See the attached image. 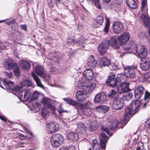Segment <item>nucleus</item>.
<instances>
[{
  "instance_id": "cd10ccee",
  "label": "nucleus",
  "mask_w": 150,
  "mask_h": 150,
  "mask_svg": "<svg viewBox=\"0 0 150 150\" xmlns=\"http://www.w3.org/2000/svg\"><path fill=\"white\" fill-rule=\"evenodd\" d=\"M19 65L24 70H28L30 67V65L29 62L24 60H20Z\"/></svg>"
},
{
  "instance_id": "09e8293b",
  "label": "nucleus",
  "mask_w": 150,
  "mask_h": 150,
  "mask_svg": "<svg viewBox=\"0 0 150 150\" xmlns=\"http://www.w3.org/2000/svg\"><path fill=\"white\" fill-rule=\"evenodd\" d=\"M49 112L46 108H43L41 110V114L44 118H45L46 116L49 114Z\"/></svg>"
},
{
  "instance_id": "f03ea898",
  "label": "nucleus",
  "mask_w": 150,
  "mask_h": 150,
  "mask_svg": "<svg viewBox=\"0 0 150 150\" xmlns=\"http://www.w3.org/2000/svg\"><path fill=\"white\" fill-rule=\"evenodd\" d=\"M76 88L82 87V89L88 91V93H91L96 87L95 83L86 82L81 81H76L74 83Z\"/></svg>"
},
{
  "instance_id": "39448f33",
  "label": "nucleus",
  "mask_w": 150,
  "mask_h": 150,
  "mask_svg": "<svg viewBox=\"0 0 150 150\" xmlns=\"http://www.w3.org/2000/svg\"><path fill=\"white\" fill-rule=\"evenodd\" d=\"M123 69L125 75L127 78H133L135 76V73L134 69H136L137 67L123 65Z\"/></svg>"
},
{
  "instance_id": "4d7b16f0",
  "label": "nucleus",
  "mask_w": 150,
  "mask_h": 150,
  "mask_svg": "<svg viewBox=\"0 0 150 150\" xmlns=\"http://www.w3.org/2000/svg\"><path fill=\"white\" fill-rule=\"evenodd\" d=\"M101 129L103 131L106 132L108 134L111 136L113 133H111L109 131V129L104 126L101 127Z\"/></svg>"
},
{
  "instance_id": "8fccbe9b",
  "label": "nucleus",
  "mask_w": 150,
  "mask_h": 150,
  "mask_svg": "<svg viewBox=\"0 0 150 150\" xmlns=\"http://www.w3.org/2000/svg\"><path fill=\"white\" fill-rule=\"evenodd\" d=\"M8 45V43L6 42H1L0 41V50H4L6 47Z\"/></svg>"
},
{
  "instance_id": "6ab92c4d",
  "label": "nucleus",
  "mask_w": 150,
  "mask_h": 150,
  "mask_svg": "<svg viewBox=\"0 0 150 150\" xmlns=\"http://www.w3.org/2000/svg\"><path fill=\"white\" fill-rule=\"evenodd\" d=\"M35 72L39 76L42 78H45L46 76L43 67L41 66L38 65L35 68Z\"/></svg>"
},
{
  "instance_id": "bb28decb",
  "label": "nucleus",
  "mask_w": 150,
  "mask_h": 150,
  "mask_svg": "<svg viewBox=\"0 0 150 150\" xmlns=\"http://www.w3.org/2000/svg\"><path fill=\"white\" fill-rule=\"evenodd\" d=\"M103 18L101 16H98L94 22L93 26L95 28L100 27L102 25L103 23Z\"/></svg>"
},
{
  "instance_id": "6e6552de",
  "label": "nucleus",
  "mask_w": 150,
  "mask_h": 150,
  "mask_svg": "<svg viewBox=\"0 0 150 150\" xmlns=\"http://www.w3.org/2000/svg\"><path fill=\"white\" fill-rule=\"evenodd\" d=\"M79 108L82 110L83 113L87 116L90 115L92 113L93 109L90 108L88 103H86L83 104L79 103L78 104Z\"/></svg>"
},
{
  "instance_id": "f704fd0d",
  "label": "nucleus",
  "mask_w": 150,
  "mask_h": 150,
  "mask_svg": "<svg viewBox=\"0 0 150 150\" xmlns=\"http://www.w3.org/2000/svg\"><path fill=\"white\" fill-rule=\"evenodd\" d=\"M132 108H128L126 109L125 110V113L124 117V119L125 121L128 120L129 118L132 117V113L133 114V112L132 113Z\"/></svg>"
},
{
  "instance_id": "423d86ee",
  "label": "nucleus",
  "mask_w": 150,
  "mask_h": 150,
  "mask_svg": "<svg viewBox=\"0 0 150 150\" xmlns=\"http://www.w3.org/2000/svg\"><path fill=\"white\" fill-rule=\"evenodd\" d=\"M119 81H121V79L120 77L115 78V75L113 73H110L106 82L107 85L110 87H114L117 86V83Z\"/></svg>"
},
{
  "instance_id": "c03bdc74",
  "label": "nucleus",
  "mask_w": 150,
  "mask_h": 150,
  "mask_svg": "<svg viewBox=\"0 0 150 150\" xmlns=\"http://www.w3.org/2000/svg\"><path fill=\"white\" fill-rule=\"evenodd\" d=\"M59 150H75V149L74 146L71 145L67 146H62L59 149Z\"/></svg>"
},
{
  "instance_id": "680f3d73",
  "label": "nucleus",
  "mask_w": 150,
  "mask_h": 150,
  "mask_svg": "<svg viewBox=\"0 0 150 150\" xmlns=\"http://www.w3.org/2000/svg\"><path fill=\"white\" fill-rule=\"evenodd\" d=\"M58 111L60 113L68 112L67 110H64V109L62 108V106L61 105H60L59 106Z\"/></svg>"
},
{
  "instance_id": "4468645a",
  "label": "nucleus",
  "mask_w": 150,
  "mask_h": 150,
  "mask_svg": "<svg viewBox=\"0 0 150 150\" xmlns=\"http://www.w3.org/2000/svg\"><path fill=\"white\" fill-rule=\"evenodd\" d=\"M106 98L107 96L105 93H100L95 96L94 101L95 103H103L106 100Z\"/></svg>"
},
{
  "instance_id": "c9c22d12",
  "label": "nucleus",
  "mask_w": 150,
  "mask_h": 150,
  "mask_svg": "<svg viewBox=\"0 0 150 150\" xmlns=\"http://www.w3.org/2000/svg\"><path fill=\"white\" fill-rule=\"evenodd\" d=\"M150 66V62L148 61H144L140 63V67L142 70L146 71L149 69Z\"/></svg>"
},
{
  "instance_id": "4be33fe9",
  "label": "nucleus",
  "mask_w": 150,
  "mask_h": 150,
  "mask_svg": "<svg viewBox=\"0 0 150 150\" xmlns=\"http://www.w3.org/2000/svg\"><path fill=\"white\" fill-rule=\"evenodd\" d=\"M111 64V60L109 58L106 57H103L101 58L100 66V68H102L109 65Z\"/></svg>"
},
{
  "instance_id": "69168bd1",
  "label": "nucleus",
  "mask_w": 150,
  "mask_h": 150,
  "mask_svg": "<svg viewBox=\"0 0 150 150\" xmlns=\"http://www.w3.org/2000/svg\"><path fill=\"white\" fill-rule=\"evenodd\" d=\"M14 87V89H13V91H16L20 90L22 88V87L20 86H15V85Z\"/></svg>"
},
{
  "instance_id": "603ef678",
  "label": "nucleus",
  "mask_w": 150,
  "mask_h": 150,
  "mask_svg": "<svg viewBox=\"0 0 150 150\" xmlns=\"http://www.w3.org/2000/svg\"><path fill=\"white\" fill-rule=\"evenodd\" d=\"M133 96V94L132 93H128L124 95V97L126 100H129L131 99Z\"/></svg>"
},
{
  "instance_id": "79ce46f5",
  "label": "nucleus",
  "mask_w": 150,
  "mask_h": 150,
  "mask_svg": "<svg viewBox=\"0 0 150 150\" xmlns=\"http://www.w3.org/2000/svg\"><path fill=\"white\" fill-rule=\"evenodd\" d=\"M88 128L91 131L96 130L98 128L97 123L95 122H93V123H91L88 126Z\"/></svg>"
},
{
  "instance_id": "393cba45",
  "label": "nucleus",
  "mask_w": 150,
  "mask_h": 150,
  "mask_svg": "<svg viewBox=\"0 0 150 150\" xmlns=\"http://www.w3.org/2000/svg\"><path fill=\"white\" fill-rule=\"evenodd\" d=\"M97 63V61L95 59L93 56L89 57L87 62V65L89 67L94 68L96 67Z\"/></svg>"
},
{
  "instance_id": "49530a36",
  "label": "nucleus",
  "mask_w": 150,
  "mask_h": 150,
  "mask_svg": "<svg viewBox=\"0 0 150 150\" xmlns=\"http://www.w3.org/2000/svg\"><path fill=\"white\" fill-rule=\"evenodd\" d=\"M136 150H146L144 147V143L141 142H139L137 144Z\"/></svg>"
},
{
  "instance_id": "2f4dec72",
  "label": "nucleus",
  "mask_w": 150,
  "mask_h": 150,
  "mask_svg": "<svg viewBox=\"0 0 150 150\" xmlns=\"http://www.w3.org/2000/svg\"><path fill=\"white\" fill-rule=\"evenodd\" d=\"M32 75L37 85L39 87L42 89H44V86L42 83L39 77L36 75L34 72H33L32 73Z\"/></svg>"
},
{
  "instance_id": "864d4df0",
  "label": "nucleus",
  "mask_w": 150,
  "mask_h": 150,
  "mask_svg": "<svg viewBox=\"0 0 150 150\" xmlns=\"http://www.w3.org/2000/svg\"><path fill=\"white\" fill-rule=\"evenodd\" d=\"M99 144L96 139H95L92 140L93 149H98L99 147Z\"/></svg>"
},
{
  "instance_id": "c756f323",
  "label": "nucleus",
  "mask_w": 150,
  "mask_h": 150,
  "mask_svg": "<svg viewBox=\"0 0 150 150\" xmlns=\"http://www.w3.org/2000/svg\"><path fill=\"white\" fill-rule=\"evenodd\" d=\"M68 138L74 142L77 141L79 139L78 134L75 132H71L69 133L67 136Z\"/></svg>"
},
{
  "instance_id": "7c9ffc66",
  "label": "nucleus",
  "mask_w": 150,
  "mask_h": 150,
  "mask_svg": "<svg viewBox=\"0 0 150 150\" xmlns=\"http://www.w3.org/2000/svg\"><path fill=\"white\" fill-rule=\"evenodd\" d=\"M32 75L37 85L39 87L42 89H44V86L42 83L39 77L36 75L34 72H33L32 73Z\"/></svg>"
},
{
  "instance_id": "052dcab7",
  "label": "nucleus",
  "mask_w": 150,
  "mask_h": 150,
  "mask_svg": "<svg viewBox=\"0 0 150 150\" xmlns=\"http://www.w3.org/2000/svg\"><path fill=\"white\" fill-rule=\"evenodd\" d=\"M6 80L0 78V87L3 88L5 84L6 83Z\"/></svg>"
},
{
  "instance_id": "e433bc0d",
  "label": "nucleus",
  "mask_w": 150,
  "mask_h": 150,
  "mask_svg": "<svg viewBox=\"0 0 150 150\" xmlns=\"http://www.w3.org/2000/svg\"><path fill=\"white\" fill-rule=\"evenodd\" d=\"M126 3L128 6L131 9H134L136 7V3L134 0H126Z\"/></svg>"
},
{
  "instance_id": "a19ab883",
  "label": "nucleus",
  "mask_w": 150,
  "mask_h": 150,
  "mask_svg": "<svg viewBox=\"0 0 150 150\" xmlns=\"http://www.w3.org/2000/svg\"><path fill=\"white\" fill-rule=\"evenodd\" d=\"M20 84L23 86L30 87L31 88L33 87L31 82L28 80L23 81L21 82Z\"/></svg>"
},
{
  "instance_id": "f257e3e1",
  "label": "nucleus",
  "mask_w": 150,
  "mask_h": 150,
  "mask_svg": "<svg viewBox=\"0 0 150 150\" xmlns=\"http://www.w3.org/2000/svg\"><path fill=\"white\" fill-rule=\"evenodd\" d=\"M39 96V95L37 92H35L33 94L28 89H23L20 91L18 94L19 98L24 101L28 100L30 98L31 100L37 99Z\"/></svg>"
},
{
  "instance_id": "bf43d9fd",
  "label": "nucleus",
  "mask_w": 150,
  "mask_h": 150,
  "mask_svg": "<svg viewBox=\"0 0 150 150\" xmlns=\"http://www.w3.org/2000/svg\"><path fill=\"white\" fill-rule=\"evenodd\" d=\"M123 0H114L113 3L116 5V6H117L121 4L123 2Z\"/></svg>"
},
{
  "instance_id": "b1692460",
  "label": "nucleus",
  "mask_w": 150,
  "mask_h": 150,
  "mask_svg": "<svg viewBox=\"0 0 150 150\" xmlns=\"http://www.w3.org/2000/svg\"><path fill=\"white\" fill-rule=\"evenodd\" d=\"M109 43L112 47L115 49L118 48L122 45L120 41L113 37L111 38Z\"/></svg>"
},
{
  "instance_id": "774afa93",
  "label": "nucleus",
  "mask_w": 150,
  "mask_h": 150,
  "mask_svg": "<svg viewBox=\"0 0 150 150\" xmlns=\"http://www.w3.org/2000/svg\"><path fill=\"white\" fill-rule=\"evenodd\" d=\"M5 75L9 78H11L12 76V74L11 72H10L9 73L5 72Z\"/></svg>"
},
{
  "instance_id": "f3484780",
  "label": "nucleus",
  "mask_w": 150,
  "mask_h": 150,
  "mask_svg": "<svg viewBox=\"0 0 150 150\" xmlns=\"http://www.w3.org/2000/svg\"><path fill=\"white\" fill-rule=\"evenodd\" d=\"M129 83H121L120 87L117 89L118 92L120 93H125L129 91Z\"/></svg>"
},
{
  "instance_id": "5fc2aeb1",
  "label": "nucleus",
  "mask_w": 150,
  "mask_h": 150,
  "mask_svg": "<svg viewBox=\"0 0 150 150\" xmlns=\"http://www.w3.org/2000/svg\"><path fill=\"white\" fill-rule=\"evenodd\" d=\"M150 98V93L149 92L146 91L145 93L144 96V99L146 101V102H148L149 99Z\"/></svg>"
},
{
  "instance_id": "f8f14e48",
  "label": "nucleus",
  "mask_w": 150,
  "mask_h": 150,
  "mask_svg": "<svg viewBox=\"0 0 150 150\" xmlns=\"http://www.w3.org/2000/svg\"><path fill=\"white\" fill-rule=\"evenodd\" d=\"M120 124H120L117 120L114 119L110 121L108 125L109 129L114 132L116 130L119 129L121 127V126L119 127Z\"/></svg>"
},
{
  "instance_id": "20e7f679",
  "label": "nucleus",
  "mask_w": 150,
  "mask_h": 150,
  "mask_svg": "<svg viewBox=\"0 0 150 150\" xmlns=\"http://www.w3.org/2000/svg\"><path fill=\"white\" fill-rule=\"evenodd\" d=\"M136 52L141 59H144L146 57L147 54V49L144 45L140 43L138 44L136 46Z\"/></svg>"
},
{
  "instance_id": "e2e57ef3",
  "label": "nucleus",
  "mask_w": 150,
  "mask_h": 150,
  "mask_svg": "<svg viewBox=\"0 0 150 150\" xmlns=\"http://www.w3.org/2000/svg\"><path fill=\"white\" fill-rule=\"evenodd\" d=\"M95 4L96 7L98 9H100L101 7L100 5L98 0H95Z\"/></svg>"
},
{
  "instance_id": "72a5a7b5",
  "label": "nucleus",
  "mask_w": 150,
  "mask_h": 150,
  "mask_svg": "<svg viewBox=\"0 0 150 150\" xmlns=\"http://www.w3.org/2000/svg\"><path fill=\"white\" fill-rule=\"evenodd\" d=\"M6 83L3 88L13 91L14 85L13 82L11 81H6Z\"/></svg>"
},
{
  "instance_id": "a878e982",
  "label": "nucleus",
  "mask_w": 150,
  "mask_h": 150,
  "mask_svg": "<svg viewBox=\"0 0 150 150\" xmlns=\"http://www.w3.org/2000/svg\"><path fill=\"white\" fill-rule=\"evenodd\" d=\"M78 127L76 129V131L81 134H83L86 133V129L84 124L79 123L77 125Z\"/></svg>"
},
{
  "instance_id": "a18cd8bd",
  "label": "nucleus",
  "mask_w": 150,
  "mask_h": 150,
  "mask_svg": "<svg viewBox=\"0 0 150 150\" xmlns=\"http://www.w3.org/2000/svg\"><path fill=\"white\" fill-rule=\"evenodd\" d=\"M142 8L141 10L142 12L145 11H147V9L146 8L147 6L146 0H142Z\"/></svg>"
},
{
  "instance_id": "37998d69",
  "label": "nucleus",
  "mask_w": 150,
  "mask_h": 150,
  "mask_svg": "<svg viewBox=\"0 0 150 150\" xmlns=\"http://www.w3.org/2000/svg\"><path fill=\"white\" fill-rule=\"evenodd\" d=\"M76 41L74 38L72 37H69L67 39V43L69 45H72L76 43Z\"/></svg>"
},
{
  "instance_id": "58836bf2",
  "label": "nucleus",
  "mask_w": 150,
  "mask_h": 150,
  "mask_svg": "<svg viewBox=\"0 0 150 150\" xmlns=\"http://www.w3.org/2000/svg\"><path fill=\"white\" fill-rule=\"evenodd\" d=\"M134 42L133 41H130V42L127 44V43L126 44H125L122 46V48L124 50H128L130 49L131 48V47L134 45Z\"/></svg>"
},
{
  "instance_id": "9d476101",
  "label": "nucleus",
  "mask_w": 150,
  "mask_h": 150,
  "mask_svg": "<svg viewBox=\"0 0 150 150\" xmlns=\"http://www.w3.org/2000/svg\"><path fill=\"white\" fill-rule=\"evenodd\" d=\"M46 127L48 132L51 134L58 130L59 125L57 123L50 122L47 124Z\"/></svg>"
},
{
  "instance_id": "412c9836",
  "label": "nucleus",
  "mask_w": 150,
  "mask_h": 150,
  "mask_svg": "<svg viewBox=\"0 0 150 150\" xmlns=\"http://www.w3.org/2000/svg\"><path fill=\"white\" fill-rule=\"evenodd\" d=\"M144 88L141 85L139 86L134 90V94L137 98H140L143 94Z\"/></svg>"
},
{
  "instance_id": "ddd939ff",
  "label": "nucleus",
  "mask_w": 150,
  "mask_h": 150,
  "mask_svg": "<svg viewBox=\"0 0 150 150\" xmlns=\"http://www.w3.org/2000/svg\"><path fill=\"white\" fill-rule=\"evenodd\" d=\"M15 65L13 60L10 58L6 59L3 63L4 68L8 70H11Z\"/></svg>"
},
{
  "instance_id": "0eeeda50",
  "label": "nucleus",
  "mask_w": 150,
  "mask_h": 150,
  "mask_svg": "<svg viewBox=\"0 0 150 150\" xmlns=\"http://www.w3.org/2000/svg\"><path fill=\"white\" fill-rule=\"evenodd\" d=\"M109 47V41L106 40L103 41L98 47V50L100 55L105 54L108 49Z\"/></svg>"
},
{
  "instance_id": "dca6fc26",
  "label": "nucleus",
  "mask_w": 150,
  "mask_h": 150,
  "mask_svg": "<svg viewBox=\"0 0 150 150\" xmlns=\"http://www.w3.org/2000/svg\"><path fill=\"white\" fill-rule=\"evenodd\" d=\"M100 148L102 149H105V144L108 139L106 134L104 133H102L99 137Z\"/></svg>"
},
{
  "instance_id": "7ed1b4c3",
  "label": "nucleus",
  "mask_w": 150,
  "mask_h": 150,
  "mask_svg": "<svg viewBox=\"0 0 150 150\" xmlns=\"http://www.w3.org/2000/svg\"><path fill=\"white\" fill-rule=\"evenodd\" d=\"M64 140L63 137L59 134L52 135L51 138V143L52 146L57 147L60 146Z\"/></svg>"
},
{
  "instance_id": "3c124183",
  "label": "nucleus",
  "mask_w": 150,
  "mask_h": 150,
  "mask_svg": "<svg viewBox=\"0 0 150 150\" xmlns=\"http://www.w3.org/2000/svg\"><path fill=\"white\" fill-rule=\"evenodd\" d=\"M110 23L108 19H106L105 26L104 29V31L106 33H107L109 31V28L110 26Z\"/></svg>"
},
{
  "instance_id": "2eb2a0df",
  "label": "nucleus",
  "mask_w": 150,
  "mask_h": 150,
  "mask_svg": "<svg viewBox=\"0 0 150 150\" xmlns=\"http://www.w3.org/2000/svg\"><path fill=\"white\" fill-rule=\"evenodd\" d=\"M112 27L114 32L117 34L121 33L124 29L122 24L119 22L113 23Z\"/></svg>"
},
{
  "instance_id": "4c0bfd02",
  "label": "nucleus",
  "mask_w": 150,
  "mask_h": 150,
  "mask_svg": "<svg viewBox=\"0 0 150 150\" xmlns=\"http://www.w3.org/2000/svg\"><path fill=\"white\" fill-rule=\"evenodd\" d=\"M108 97L112 99H115L116 98H118L117 96V93L115 90H111L109 91L108 95Z\"/></svg>"
},
{
  "instance_id": "338daca9",
  "label": "nucleus",
  "mask_w": 150,
  "mask_h": 150,
  "mask_svg": "<svg viewBox=\"0 0 150 150\" xmlns=\"http://www.w3.org/2000/svg\"><path fill=\"white\" fill-rule=\"evenodd\" d=\"M20 27L22 30H24L25 31H26L27 30V27L26 25H21Z\"/></svg>"
},
{
  "instance_id": "ea45409f",
  "label": "nucleus",
  "mask_w": 150,
  "mask_h": 150,
  "mask_svg": "<svg viewBox=\"0 0 150 150\" xmlns=\"http://www.w3.org/2000/svg\"><path fill=\"white\" fill-rule=\"evenodd\" d=\"M63 100L67 103L69 104L74 106H77L78 107V104L79 103H78L72 99L69 98H64Z\"/></svg>"
},
{
  "instance_id": "473e14b6",
  "label": "nucleus",
  "mask_w": 150,
  "mask_h": 150,
  "mask_svg": "<svg viewBox=\"0 0 150 150\" xmlns=\"http://www.w3.org/2000/svg\"><path fill=\"white\" fill-rule=\"evenodd\" d=\"M109 110L108 106L105 105H99L96 108V110L99 113H105Z\"/></svg>"
},
{
  "instance_id": "9b49d317",
  "label": "nucleus",
  "mask_w": 150,
  "mask_h": 150,
  "mask_svg": "<svg viewBox=\"0 0 150 150\" xmlns=\"http://www.w3.org/2000/svg\"><path fill=\"white\" fill-rule=\"evenodd\" d=\"M130 38V34L129 33L124 32L121 34L117 37L118 41H120L123 46L127 42Z\"/></svg>"
},
{
  "instance_id": "a211bd4d",
  "label": "nucleus",
  "mask_w": 150,
  "mask_h": 150,
  "mask_svg": "<svg viewBox=\"0 0 150 150\" xmlns=\"http://www.w3.org/2000/svg\"><path fill=\"white\" fill-rule=\"evenodd\" d=\"M51 100L49 98H43L42 100V104L45 107H47L48 108L52 110L53 112L55 111V109L51 104Z\"/></svg>"
},
{
  "instance_id": "5701e85b",
  "label": "nucleus",
  "mask_w": 150,
  "mask_h": 150,
  "mask_svg": "<svg viewBox=\"0 0 150 150\" xmlns=\"http://www.w3.org/2000/svg\"><path fill=\"white\" fill-rule=\"evenodd\" d=\"M84 77L88 80L92 79L93 76V71L91 69H86L83 73Z\"/></svg>"
},
{
  "instance_id": "0e129e2a",
  "label": "nucleus",
  "mask_w": 150,
  "mask_h": 150,
  "mask_svg": "<svg viewBox=\"0 0 150 150\" xmlns=\"http://www.w3.org/2000/svg\"><path fill=\"white\" fill-rule=\"evenodd\" d=\"M109 65V68L111 70H114L116 68V66L114 63H112Z\"/></svg>"
},
{
  "instance_id": "6e6d98bb",
  "label": "nucleus",
  "mask_w": 150,
  "mask_h": 150,
  "mask_svg": "<svg viewBox=\"0 0 150 150\" xmlns=\"http://www.w3.org/2000/svg\"><path fill=\"white\" fill-rule=\"evenodd\" d=\"M51 60L56 62L59 60V57L57 54V53L55 52L54 54H53L52 57L50 58Z\"/></svg>"
},
{
  "instance_id": "c85d7f7f",
  "label": "nucleus",
  "mask_w": 150,
  "mask_h": 150,
  "mask_svg": "<svg viewBox=\"0 0 150 150\" xmlns=\"http://www.w3.org/2000/svg\"><path fill=\"white\" fill-rule=\"evenodd\" d=\"M140 101L139 100H133L132 102V108H134V114L137 112L139 110V108L140 106Z\"/></svg>"
},
{
  "instance_id": "13d9d810",
  "label": "nucleus",
  "mask_w": 150,
  "mask_h": 150,
  "mask_svg": "<svg viewBox=\"0 0 150 150\" xmlns=\"http://www.w3.org/2000/svg\"><path fill=\"white\" fill-rule=\"evenodd\" d=\"M13 71L14 74L16 76H18L20 75V72L19 69L18 68H15Z\"/></svg>"
},
{
  "instance_id": "1a4fd4ad",
  "label": "nucleus",
  "mask_w": 150,
  "mask_h": 150,
  "mask_svg": "<svg viewBox=\"0 0 150 150\" xmlns=\"http://www.w3.org/2000/svg\"><path fill=\"white\" fill-rule=\"evenodd\" d=\"M123 106V101L120 97L116 98L114 100L112 106L113 109L119 110L121 109Z\"/></svg>"
},
{
  "instance_id": "aec40b11",
  "label": "nucleus",
  "mask_w": 150,
  "mask_h": 150,
  "mask_svg": "<svg viewBox=\"0 0 150 150\" xmlns=\"http://www.w3.org/2000/svg\"><path fill=\"white\" fill-rule=\"evenodd\" d=\"M88 91L86 90L83 91H77L76 97L79 101H82L85 99L86 97V93Z\"/></svg>"
},
{
  "instance_id": "de8ad7c7",
  "label": "nucleus",
  "mask_w": 150,
  "mask_h": 150,
  "mask_svg": "<svg viewBox=\"0 0 150 150\" xmlns=\"http://www.w3.org/2000/svg\"><path fill=\"white\" fill-rule=\"evenodd\" d=\"M76 44L80 48L84 47L85 45V43L84 42V41L82 40L79 41H77L76 42Z\"/></svg>"
}]
</instances>
